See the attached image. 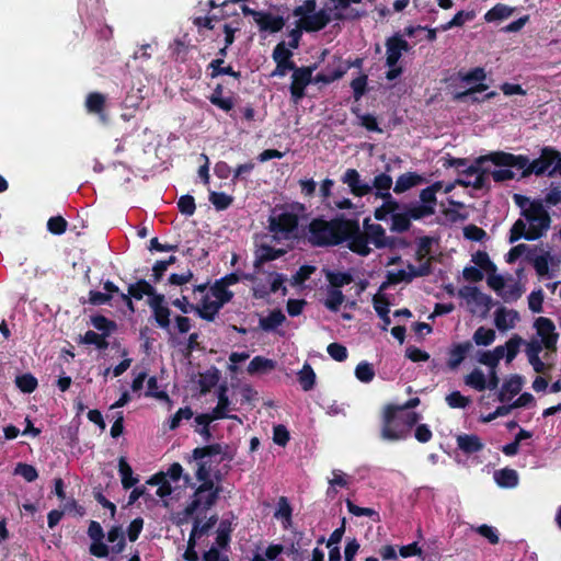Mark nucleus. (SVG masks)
<instances>
[{
	"mask_svg": "<svg viewBox=\"0 0 561 561\" xmlns=\"http://www.w3.org/2000/svg\"><path fill=\"white\" fill-rule=\"evenodd\" d=\"M496 167H508L522 170L520 178H529L530 175L542 176L548 175L556 161L559 160V150L551 146H545L540 149V154L533 161L525 154H514L505 151H493L489 157Z\"/></svg>",
	"mask_w": 561,
	"mask_h": 561,
	"instance_id": "obj_1",
	"label": "nucleus"
},
{
	"mask_svg": "<svg viewBox=\"0 0 561 561\" xmlns=\"http://www.w3.org/2000/svg\"><path fill=\"white\" fill-rule=\"evenodd\" d=\"M353 218L336 215L330 220L313 218L307 226V238L311 245L318 248L336 247L352 240Z\"/></svg>",
	"mask_w": 561,
	"mask_h": 561,
	"instance_id": "obj_2",
	"label": "nucleus"
},
{
	"mask_svg": "<svg viewBox=\"0 0 561 561\" xmlns=\"http://www.w3.org/2000/svg\"><path fill=\"white\" fill-rule=\"evenodd\" d=\"M523 218L517 219L510 229L508 242L520 239L535 241L546 234L551 225V217L541 199H533L527 210L520 211Z\"/></svg>",
	"mask_w": 561,
	"mask_h": 561,
	"instance_id": "obj_3",
	"label": "nucleus"
},
{
	"mask_svg": "<svg viewBox=\"0 0 561 561\" xmlns=\"http://www.w3.org/2000/svg\"><path fill=\"white\" fill-rule=\"evenodd\" d=\"M420 414L397 410V404H387L381 416L380 436L385 440L397 442L409 437L411 430L417 424Z\"/></svg>",
	"mask_w": 561,
	"mask_h": 561,
	"instance_id": "obj_4",
	"label": "nucleus"
},
{
	"mask_svg": "<svg viewBox=\"0 0 561 561\" xmlns=\"http://www.w3.org/2000/svg\"><path fill=\"white\" fill-rule=\"evenodd\" d=\"M363 226L364 231L360 229L359 220L353 218L352 240L347 244V248L353 253L360 256H368L371 253L368 243L374 244L377 249H386V245H389L390 242H387L388 236L380 224H370V219L365 218Z\"/></svg>",
	"mask_w": 561,
	"mask_h": 561,
	"instance_id": "obj_5",
	"label": "nucleus"
},
{
	"mask_svg": "<svg viewBox=\"0 0 561 561\" xmlns=\"http://www.w3.org/2000/svg\"><path fill=\"white\" fill-rule=\"evenodd\" d=\"M209 290L215 299L210 300L208 295L204 296L201 300V308L197 309V314L201 319L211 322L220 309L232 300L233 293L231 290H221L214 285L209 287Z\"/></svg>",
	"mask_w": 561,
	"mask_h": 561,
	"instance_id": "obj_6",
	"label": "nucleus"
},
{
	"mask_svg": "<svg viewBox=\"0 0 561 561\" xmlns=\"http://www.w3.org/2000/svg\"><path fill=\"white\" fill-rule=\"evenodd\" d=\"M490 156L491 152L489 154L478 157L471 165H468L461 171V173L467 176L476 175L474 181L470 182L462 179H457L455 183L462 187L472 186L474 190L484 188L486 186V176L490 172L488 169H483L482 164L488 161L493 163V160L489 158Z\"/></svg>",
	"mask_w": 561,
	"mask_h": 561,
	"instance_id": "obj_7",
	"label": "nucleus"
},
{
	"mask_svg": "<svg viewBox=\"0 0 561 561\" xmlns=\"http://www.w3.org/2000/svg\"><path fill=\"white\" fill-rule=\"evenodd\" d=\"M317 69V65L297 67L291 75V83L289 85V92L291 101L298 103L306 95V88L312 83V75Z\"/></svg>",
	"mask_w": 561,
	"mask_h": 561,
	"instance_id": "obj_8",
	"label": "nucleus"
},
{
	"mask_svg": "<svg viewBox=\"0 0 561 561\" xmlns=\"http://www.w3.org/2000/svg\"><path fill=\"white\" fill-rule=\"evenodd\" d=\"M298 216L290 211H283L278 215H272L268 218V229L273 233H279L287 238L298 228Z\"/></svg>",
	"mask_w": 561,
	"mask_h": 561,
	"instance_id": "obj_9",
	"label": "nucleus"
},
{
	"mask_svg": "<svg viewBox=\"0 0 561 561\" xmlns=\"http://www.w3.org/2000/svg\"><path fill=\"white\" fill-rule=\"evenodd\" d=\"M343 19L344 15L340 12H336L331 16L327 10L321 9L308 16H305L304 19H300L299 22L301 23V27L305 32L312 33L323 30L332 20L341 21Z\"/></svg>",
	"mask_w": 561,
	"mask_h": 561,
	"instance_id": "obj_10",
	"label": "nucleus"
},
{
	"mask_svg": "<svg viewBox=\"0 0 561 561\" xmlns=\"http://www.w3.org/2000/svg\"><path fill=\"white\" fill-rule=\"evenodd\" d=\"M386 66H396L403 53L411 49L410 44L400 35L394 34L386 39Z\"/></svg>",
	"mask_w": 561,
	"mask_h": 561,
	"instance_id": "obj_11",
	"label": "nucleus"
},
{
	"mask_svg": "<svg viewBox=\"0 0 561 561\" xmlns=\"http://www.w3.org/2000/svg\"><path fill=\"white\" fill-rule=\"evenodd\" d=\"M342 182L347 184L351 193L357 197H363L371 193V185L362 182L360 175L355 169H347L342 176Z\"/></svg>",
	"mask_w": 561,
	"mask_h": 561,
	"instance_id": "obj_12",
	"label": "nucleus"
},
{
	"mask_svg": "<svg viewBox=\"0 0 561 561\" xmlns=\"http://www.w3.org/2000/svg\"><path fill=\"white\" fill-rule=\"evenodd\" d=\"M261 32L277 33L285 26V20L280 15H274L268 11H261L255 22Z\"/></svg>",
	"mask_w": 561,
	"mask_h": 561,
	"instance_id": "obj_13",
	"label": "nucleus"
},
{
	"mask_svg": "<svg viewBox=\"0 0 561 561\" xmlns=\"http://www.w3.org/2000/svg\"><path fill=\"white\" fill-rule=\"evenodd\" d=\"M524 378L520 375L514 374L506 379L497 394V400L502 403L511 400L514 396L522 391Z\"/></svg>",
	"mask_w": 561,
	"mask_h": 561,
	"instance_id": "obj_14",
	"label": "nucleus"
},
{
	"mask_svg": "<svg viewBox=\"0 0 561 561\" xmlns=\"http://www.w3.org/2000/svg\"><path fill=\"white\" fill-rule=\"evenodd\" d=\"M473 345L471 341H465L462 343H455L451 345L448 352L447 366L449 369H456L465 360L468 353L472 350Z\"/></svg>",
	"mask_w": 561,
	"mask_h": 561,
	"instance_id": "obj_15",
	"label": "nucleus"
},
{
	"mask_svg": "<svg viewBox=\"0 0 561 561\" xmlns=\"http://www.w3.org/2000/svg\"><path fill=\"white\" fill-rule=\"evenodd\" d=\"M285 253L286 251L284 249H276L268 244H261L255 251L253 266L255 270H260L263 264L277 260L285 255Z\"/></svg>",
	"mask_w": 561,
	"mask_h": 561,
	"instance_id": "obj_16",
	"label": "nucleus"
},
{
	"mask_svg": "<svg viewBox=\"0 0 561 561\" xmlns=\"http://www.w3.org/2000/svg\"><path fill=\"white\" fill-rule=\"evenodd\" d=\"M457 447L466 455H472L481 451L484 444L476 434H460L456 438Z\"/></svg>",
	"mask_w": 561,
	"mask_h": 561,
	"instance_id": "obj_17",
	"label": "nucleus"
},
{
	"mask_svg": "<svg viewBox=\"0 0 561 561\" xmlns=\"http://www.w3.org/2000/svg\"><path fill=\"white\" fill-rule=\"evenodd\" d=\"M229 398H228V387L226 385H220L218 389V402L217 405L209 413L213 419L221 420V419H237L236 415H229L227 413L229 409Z\"/></svg>",
	"mask_w": 561,
	"mask_h": 561,
	"instance_id": "obj_18",
	"label": "nucleus"
},
{
	"mask_svg": "<svg viewBox=\"0 0 561 561\" xmlns=\"http://www.w3.org/2000/svg\"><path fill=\"white\" fill-rule=\"evenodd\" d=\"M518 319L519 316L516 310H507L504 307H500L494 313V323L500 331L514 328Z\"/></svg>",
	"mask_w": 561,
	"mask_h": 561,
	"instance_id": "obj_19",
	"label": "nucleus"
},
{
	"mask_svg": "<svg viewBox=\"0 0 561 561\" xmlns=\"http://www.w3.org/2000/svg\"><path fill=\"white\" fill-rule=\"evenodd\" d=\"M425 182V179L416 172H407L398 176L393 192L396 194H402L410 188L417 186Z\"/></svg>",
	"mask_w": 561,
	"mask_h": 561,
	"instance_id": "obj_20",
	"label": "nucleus"
},
{
	"mask_svg": "<svg viewBox=\"0 0 561 561\" xmlns=\"http://www.w3.org/2000/svg\"><path fill=\"white\" fill-rule=\"evenodd\" d=\"M105 105L106 98L100 92H91L85 99V108L90 114L99 115L103 121L105 119Z\"/></svg>",
	"mask_w": 561,
	"mask_h": 561,
	"instance_id": "obj_21",
	"label": "nucleus"
},
{
	"mask_svg": "<svg viewBox=\"0 0 561 561\" xmlns=\"http://www.w3.org/2000/svg\"><path fill=\"white\" fill-rule=\"evenodd\" d=\"M225 64V60L222 58H216V59H213L208 66H207V70H209V77L211 79H215L219 76H230L237 80H239L241 78V72L240 71H236L233 70V68L229 65V66H224Z\"/></svg>",
	"mask_w": 561,
	"mask_h": 561,
	"instance_id": "obj_22",
	"label": "nucleus"
},
{
	"mask_svg": "<svg viewBox=\"0 0 561 561\" xmlns=\"http://www.w3.org/2000/svg\"><path fill=\"white\" fill-rule=\"evenodd\" d=\"M541 351L542 346L537 341L528 343L526 350L528 362L538 374H543L546 371V364L539 357Z\"/></svg>",
	"mask_w": 561,
	"mask_h": 561,
	"instance_id": "obj_23",
	"label": "nucleus"
},
{
	"mask_svg": "<svg viewBox=\"0 0 561 561\" xmlns=\"http://www.w3.org/2000/svg\"><path fill=\"white\" fill-rule=\"evenodd\" d=\"M494 480L499 486L505 489L515 488L518 484V473L511 468H503L494 472Z\"/></svg>",
	"mask_w": 561,
	"mask_h": 561,
	"instance_id": "obj_24",
	"label": "nucleus"
},
{
	"mask_svg": "<svg viewBox=\"0 0 561 561\" xmlns=\"http://www.w3.org/2000/svg\"><path fill=\"white\" fill-rule=\"evenodd\" d=\"M402 209H405L410 220H421L435 214V208L430 205H423L421 203H410L402 205Z\"/></svg>",
	"mask_w": 561,
	"mask_h": 561,
	"instance_id": "obj_25",
	"label": "nucleus"
},
{
	"mask_svg": "<svg viewBox=\"0 0 561 561\" xmlns=\"http://www.w3.org/2000/svg\"><path fill=\"white\" fill-rule=\"evenodd\" d=\"M222 93H224L222 84H217L214 88L213 93L208 96V100L213 105H215L218 108L222 110L224 112L228 113L233 108L234 102L231 96L224 98Z\"/></svg>",
	"mask_w": 561,
	"mask_h": 561,
	"instance_id": "obj_26",
	"label": "nucleus"
},
{
	"mask_svg": "<svg viewBox=\"0 0 561 561\" xmlns=\"http://www.w3.org/2000/svg\"><path fill=\"white\" fill-rule=\"evenodd\" d=\"M118 472L124 490H129L138 483V478L133 476V469L125 457L118 459Z\"/></svg>",
	"mask_w": 561,
	"mask_h": 561,
	"instance_id": "obj_27",
	"label": "nucleus"
},
{
	"mask_svg": "<svg viewBox=\"0 0 561 561\" xmlns=\"http://www.w3.org/2000/svg\"><path fill=\"white\" fill-rule=\"evenodd\" d=\"M286 320L285 314L280 309H275L268 313L267 317L260 319L259 324L263 331H274L276 328L282 325Z\"/></svg>",
	"mask_w": 561,
	"mask_h": 561,
	"instance_id": "obj_28",
	"label": "nucleus"
},
{
	"mask_svg": "<svg viewBox=\"0 0 561 561\" xmlns=\"http://www.w3.org/2000/svg\"><path fill=\"white\" fill-rule=\"evenodd\" d=\"M550 253L546 252L542 255L534 256V251H528L526 260L530 262L539 276H546L549 274V260Z\"/></svg>",
	"mask_w": 561,
	"mask_h": 561,
	"instance_id": "obj_29",
	"label": "nucleus"
},
{
	"mask_svg": "<svg viewBox=\"0 0 561 561\" xmlns=\"http://www.w3.org/2000/svg\"><path fill=\"white\" fill-rule=\"evenodd\" d=\"M374 309L380 319L383 322L382 330H387L388 325L391 323L389 317V301L383 295H375L373 298Z\"/></svg>",
	"mask_w": 561,
	"mask_h": 561,
	"instance_id": "obj_30",
	"label": "nucleus"
},
{
	"mask_svg": "<svg viewBox=\"0 0 561 561\" xmlns=\"http://www.w3.org/2000/svg\"><path fill=\"white\" fill-rule=\"evenodd\" d=\"M514 12V9L504 3H497L492 7L485 14L484 20L488 23L502 21L508 19Z\"/></svg>",
	"mask_w": 561,
	"mask_h": 561,
	"instance_id": "obj_31",
	"label": "nucleus"
},
{
	"mask_svg": "<svg viewBox=\"0 0 561 561\" xmlns=\"http://www.w3.org/2000/svg\"><path fill=\"white\" fill-rule=\"evenodd\" d=\"M128 291L134 299L141 300L144 296L153 295L154 287L150 282L146 279H139L128 286Z\"/></svg>",
	"mask_w": 561,
	"mask_h": 561,
	"instance_id": "obj_32",
	"label": "nucleus"
},
{
	"mask_svg": "<svg viewBox=\"0 0 561 561\" xmlns=\"http://www.w3.org/2000/svg\"><path fill=\"white\" fill-rule=\"evenodd\" d=\"M412 222L405 209L392 214L390 230L397 233H403L410 230Z\"/></svg>",
	"mask_w": 561,
	"mask_h": 561,
	"instance_id": "obj_33",
	"label": "nucleus"
},
{
	"mask_svg": "<svg viewBox=\"0 0 561 561\" xmlns=\"http://www.w3.org/2000/svg\"><path fill=\"white\" fill-rule=\"evenodd\" d=\"M107 335L96 333L92 330L87 331L83 335H80L79 343L87 345H95L98 350L104 351L108 347L106 341Z\"/></svg>",
	"mask_w": 561,
	"mask_h": 561,
	"instance_id": "obj_34",
	"label": "nucleus"
},
{
	"mask_svg": "<svg viewBox=\"0 0 561 561\" xmlns=\"http://www.w3.org/2000/svg\"><path fill=\"white\" fill-rule=\"evenodd\" d=\"M316 373L310 364L305 363L298 373V382L304 391H310L316 385Z\"/></svg>",
	"mask_w": 561,
	"mask_h": 561,
	"instance_id": "obj_35",
	"label": "nucleus"
},
{
	"mask_svg": "<svg viewBox=\"0 0 561 561\" xmlns=\"http://www.w3.org/2000/svg\"><path fill=\"white\" fill-rule=\"evenodd\" d=\"M276 367V362L263 356H255L252 358L248 366V373L250 375L265 373L273 370Z\"/></svg>",
	"mask_w": 561,
	"mask_h": 561,
	"instance_id": "obj_36",
	"label": "nucleus"
},
{
	"mask_svg": "<svg viewBox=\"0 0 561 561\" xmlns=\"http://www.w3.org/2000/svg\"><path fill=\"white\" fill-rule=\"evenodd\" d=\"M220 375L219 370L213 367L210 370H207L201 374V378L198 380L201 387V393L206 394L214 388L219 381Z\"/></svg>",
	"mask_w": 561,
	"mask_h": 561,
	"instance_id": "obj_37",
	"label": "nucleus"
},
{
	"mask_svg": "<svg viewBox=\"0 0 561 561\" xmlns=\"http://www.w3.org/2000/svg\"><path fill=\"white\" fill-rule=\"evenodd\" d=\"M476 15H477V13L474 10H469V11L461 10V11L457 12L449 22L442 25V30L447 31L453 27H461L466 22H470V21L474 20Z\"/></svg>",
	"mask_w": 561,
	"mask_h": 561,
	"instance_id": "obj_38",
	"label": "nucleus"
},
{
	"mask_svg": "<svg viewBox=\"0 0 561 561\" xmlns=\"http://www.w3.org/2000/svg\"><path fill=\"white\" fill-rule=\"evenodd\" d=\"M222 453V445L219 443L196 447L192 451L193 460H203L207 457L220 455Z\"/></svg>",
	"mask_w": 561,
	"mask_h": 561,
	"instance_id": "obj_39",
	"label": "nucleus"
},
{
	"mask_svg": "<svg viewBox=\"0 0 561 561\" xmlns=\"http://www.w3.org/2000/svg\"><path fill=\"white\" fill-rule=\"evenodd\" d=\"M91 324L102 334H105L107 336H110L111 333L117 329V324L115 321L110 320L102 314L91 317Z\"/></svg>",
	"mask_w": 561,
	"mask_h": 561,
	"instance_id": "obj_40",
	"label": "nucleus"
},
{
	"mask_svg": "<svg viewBox=\"0 0 561 561\" xmlns=\"http://www.w3.org/2000/svg\"><path fill=\"white\" fill-rule=\"evenodd\" d=\"M496 334L493 329L479 327L472 336L473 342L479 346H489L495 341Z\"/></svg>",
	"mask_w": 561,
	"mask_h": 561,
	"instance_id": "obj_41",
	"label": "nucleus"
},
{
	"mask_svg": "<svg viewBox=\"0 0 561 561\" xmlns=\"http://www.w3.org/2000/svg\"><path fill=\"white\" fill-rule=\"evenodd\" d=\"M535 328L537 330V334L541 337V340L547 336L556 334V325L553 321L546 317H539L535 320Z\"/></svg>",
	"mask_w": 561,
	"mask_h": 561,
	"instance_id": "obj_42",
	"label": "nucleus"
},
{
	"mask_svg": "<svg viewBox=\"0 0 561 561\" xmlns=\"http://www.w3.org/2000/svg\"><path fill=\"white\" fill-rule=\"evenodd\" d=\"M391 171V165L386 164L385 172L376 175L373 181L371 188H376L377 192H389L392 185V178L387 174Z\"/></svg>",
	"mask_w": 561,
	"mask_h": 561,
	"instance_id": "obj_43",
	"label": "nucleus"
},
{
	"mask_svg": "<svg viewBox=\"0 0 561 561\" xmlns=\"http://www.w3.org/2000/svg\"><path fill=\"white\" fill-rule=\"evenodd\" d=\"M472 262L481 271H485L488 273H495L496 272L495 264L490 260V256H489V254L485 251H477L472 255Z\"/></svg>",
	"mask_w": 561,
	"mask_h": 561,
	"instance_id": "obj_44",
	"label": "nucleus"
},
{
	"mask_svg": "<svg viewBox=\"0 0 561 561\" xmlns=\"http://www.w3.org/2000/svg\"><path fill=\"white\" fill-rule=\"evenodd\" d=\"M209 202L216 210H226L233 203V197L222 192H210Z\"/></svg>",
	"mask_w": 561,
	"mask_h": 561,
	"instance_id": "obj_45",
	"label": "nucleus"
},
{
	"mask_svg": "<svg viewBox=\"0 0 561 561\" xmlns=\"http://www.w3.org/2000/svg\"><path fill=\"white\" fill-rule=\"evenodd\" d=\"M213 421H216V419H213V416L209 413H202L195 416V422L202 426L196 431L206 442H208L211 438L209 425Z\"/></svg>",
	"mask_w": 561,
	"mask_h": 561,
	"instance_id": "obj_46",
	"label": "nucleus"
},
{
	"mask_svg": "<svg viewBox=\"0 0 561 561\" xmlns=\"http://www.w3.org/2000/svg\"><path fill=\"white\" fill-rule=\"evenodd\" d=\"M16 387L24 393H32L36 390L38 382L32 374H23L15 379Z\"/></svg>",
	"mask_w": 561,
	"mask_h": 561,
	"instance_id": "obj_47",
	"label": "nucleus"
},
{
	"mask_svg": "<svg viewBox=\"0 0 561 561\" xmlns=\"http://www.w3.org/2000/svg\"><path fill=\"white\" fill-rule=\"evenodd\" d=\"M466 385L472 387L478 391L486 389V379L484 374L480 369H473L469 375L466 376Z\"/></svg>",
	"mask_w": 561,
	"mask_h": 561,
	"instance_id": "obj_48",
	"label": "nucleus"
},
{
	"mask_svg": "<svg viewBox=\"0 0 561 561\" xmlns=\"http://www.w3.org/2000/svg\"><path fill=\"white\" fill-rule=\"evenodd\" d=\"M524 343V340L514 334L511 339L506 341L503 345L505 347L506 362L511 363L518 354L520 345Z\"/></svg>",
	"mask_w": 561,
	"mask_h": 561,
	"instance_id": "obj_49",
	"label": "nucleus"
},
{
	"mask_svg": "<svg viewBox=\"0 0 561 561\" xmlns=\"http://www.w3.org/2000/svg\"><path fill=\"white\" fill-rule=\"evenodd\" d=\"M471 529L485 538L491 545H497L500 542L497 529L493 526L482 524L477 527L472 526Z\"/></svg>",
	"mask_w": 561,
	"mask_h": 561,
	"instance_id": "obj_50",
	"label": "nucleus"
},
{
	"mask_svg": "<svg viewBox=\"0 0 561 561\" xmlns=\"http://www.w3.org/2000/svg\"><path fill=\"white\" fill-rule=\"evenodd\" d=\"M355 376L362 382H370L375 377L373 365L367 362H360L355 368Z\"/></svg>",
	"mask_w": 561,
	"mask_h": 561,
	"instance_id": "obj_51",
	"label": "nucleus"
},
{
	"mask_svg": "<svg viewBox=\"0 0 561 561\" xmlns=\"http://www.w3.org/2000/svg\"><path fill=\"white\" fill-rule=\"evenodd\" d=\"M368 77L365 73L359 75L357 78L351 81V88L353 90V96L355 101H359L367 90Z\"/></svg>",
	"mask_w": 561,
	"mask_h": 561,
	"instance_id": "obj_52",
	"label": "nucleus"
},
{
	"mask_svg": "<svg viewBox=\"0 0 561 561\" xmlns=\"http://www.w3.org/2000/svg\"><path fill=\"white\" fill-rule=\"evenodd\" d=\"M328 279L334 289L348 285L353 282V276L348 272H334L328 275Z\"/></svg>",
	"mask_w": 561,
	"mask_h": 561,
	"instance_id": "obj_53",
	"label": "nucleus"
},
{
	"mask_svg": "<svg viewBox=\"0 0 561 561\" xmlns=\"http://www.w3.org/2000/svg\"><path fill=\"white\" fill-rule=\"evenodd\" d=\"M68 222L62 216H53L47 221V230L56 236H60L67 231Z\"/></svg>",
	"mask_w": 561,
	"mask_h": 561,
	"instance_id": "obj_54",
	"label": "nucleus"
},
{
	"mask_svg": "<svg viewBox=\"0 0 561 561\" xmlns=\"http://www.w3.org/2000/svg\"><path fill=\"white\" fill-rule=\"evenodd\" d=\"M433 245V238L424 236L417 240V248L415 252L416 261H423L431 252Z\"/></svg>",
	"mask_w": 561,
	"mask_h": 561,
	"instance_id": "obj_55",
	"label": "nucleus"
},
{
	"mask_svg": "<svg viewBox=\"0 0 561 561\" xmlns=\"http://www.w3.org/2000/svg\"><path fill=\"white\" fill-rule=\"evenodd\" d=\"M193 414V410L190 407L180 408L169 420V430H176L180 426L182 420H191Z\"/></svg>",
	"mask_w": 561,
	"mask_h": 561,
	"instance_id": "obj_56",
	"label": "nucleus"
},
{
	"mask_svg": "<svg viewBox=\"0 0 561 561\" xmlns=\"http://www.w3.org/2000/svg\"><path fill=\"white\" fill-rule=\"evenodd\" d=\"M344 295L340 289H331L325 299L324 306L331 311H337L344 301Z\"/></svg>",
	"mask_w": 561,
	"mask_h": 561,
	"instance_id": "obj_57",
	"label": "nucleus"
},
{
	"mask_svg": "<svg viewBox=\"0 0 561 561\" xmlns=\"http://www.w3.org/2000/svg\"><path fill=\"white\" fill-rule=\"evenodd\" d=\"M15 474H19L24 478L27 482H33L38 478V472L36 468L32 465L19 462L14 470Z\"/></svg>",
	"mask_w": 561,
	"mask_h": 561,
	"instance_id": "obj_58",
	"label": "nucleus"
},
{
	"mask_svg": "<svg viewBox=\"0 0 561 561\" xmlns=\"http://www.w3.org/2000/svg\"><path fill=\"white\" fill-rule=\"evenodd\" d=\"M178 208H179L180 213L185 216L194 215V213L196 210V204H195L194 197L188 194L181 196L178 201Z\"/></svg>",
	"mask_w": 561,
	"mask_h": 561,
	"instance_id": "obj_59",
	"label": "nucleus"
},
{
	"mask_svg": "<svg viewBox=\"0 0 561 561\" xmlns=\"http://www.w3.org/2000/svg\"><path fill=\"white\" fill-rule=\"evenodd\" d=\"M152 313H153V318L158 324V327H160L161 329H169L170 327V316H171V310L168 306L165 307H162V308H157V309H153L151 310Z\"/></svg>",
	"mask_w": 561,
	"mask_h": 561,
	"instance_id": "obj_60",
	"label": "nucleus"
},
{
	"mask_svg": "<svg viewBox=\"0 0 561 561\" xmlns=\"http://www.w3.org/2000/svg\"><path fill=\"white\" fill-rule=\"evenodd\" d=\"M327 352L336 362H344L348 356L347 348L337 342L330 343Z\"/></svg>",
	"mask_w": 561,
	"mask_h": 561,
	"instance_id": "obj_61",
	"label": "nucleus"
},
{
	"mask_svg": "<svg viewBox=\"0 0 561 561\" xmlns=\"http://www.w3.org/2000/svg\"><path fill=\"white\" fill-rule=\"evenodd\" d=\"M272 57L275 62L293 61V53L286 47L285 42H280L274 47Z\"/></svg>",
	"mask_w": 561,
	"mask_h": 561,
	"instance_id": "obj_62",
	"label": "nucleus"
},
{
	"mask_svg": "<svg viewBox=\"0 0 561 561\" xmlns=\"http://www.w3.org/2000/svg\"><path fill=\"white\" fill-rule=\"evenodd\" d=\"M446 401L450 408L465 409L469 403L470 399L460 393V391H453L446 397Z\"/></svg>",
	"mask_w": 561,
	"mask_h": 561,
	"instance_id": "obj_63",
	"label": "nucleus"
},
{
	"mask_svg": "<svg viewBox=\"0 0 561 561\" xmlns=\"http://www.w3.org/2000/svg\"><path fill=\"white\" fill-rule=\"evenodd\" d=\"M316 267L312 265H302L291 277L293 285L304 284L314 273Z\"/></svg>",
	"mask_w": 561,
	"mask_h": 561,
	"instance_id": "obj_64",
	"label": "nucleus"
}]
</instances>
